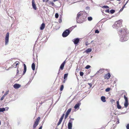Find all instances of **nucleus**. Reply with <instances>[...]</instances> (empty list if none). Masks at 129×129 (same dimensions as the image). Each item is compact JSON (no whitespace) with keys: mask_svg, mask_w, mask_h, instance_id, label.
<instances>
[{"mask_svg":"<svg viewBox=\"0 0 129 129\" xmlns=\"http://www.w3.org/2000/svg\"><path fill=\"white\" fill-rule=\"evenodd\" d=\"M118 32L119 34H121L122 36L120 38V41L123 42L127 41L128 39V33L126 31V29L125 28H123L119 30Z\"/></svg>","mask_w":129,"mask_h":129,"instance_id":"f257e3e1","label":"nucleus"},{"mask_svg":"<svg viewBox=\"0 0 129 129\" xmlns=\"http://www.w3.org/2000/svg\"><path fill=\"white\" fill-rule=\"evenodd\" d=\"M87 14L82 12H79L77 15V22L79 23H82L85 21L86 18Z\"/></svg>","mask_w":129,"mask_h":129,"instance_id":"f03ea898","label":"nucleus"},{"mask_svg":"<svg viewBox=\"0 0 129 129\" xmlns=\"http://www.w3.org/2000/svg\"><path fill=\"white\" fill-rule=\"evenodd\" d=\"M122 20H119L115 22L114 26L116 27L117 29L120 27L122 24Z\"/></svg>","mask_w":129,"mask_h":129,"instance_id":"7ed1b4c3","label":"nucleus"},{"mask_svg":"<svg viewBox=\"0 0 129 129\" xmlns=\"http://www.w3.org/2000/svg\"><path fill=\"white\" fill-rule=\"evenodd\" d=\"M123 94H124V98L125 100V102L124 103V106L125 108H126L128 105V99L127 97H126V95H127L126 94L124 93H123Z\"/></svg>","mask_w":129,"mask_h":129,"instance_id":"20e7f679","label":"nucleus"},{"mask_svg":"<svg viewBox=\"0 0 129 129\" xmlns=\"http://www.w3.org/2000/svg\"><path fill=\"white\" fill-rule=\"evenodd\" d=\"M40 117H38L37 118L36 120L35 121V122L33 126V128L34 129L36 128V126L38 125L39 124V122L40 119Z\"/></svg>","mask_w":129,"mask_h":129,"instance_id":"39448f33","label":"nucleus"},{"mask_svg":"<svg viewBox=\"0 0 129 129\" xmlns=\"http://www.w3.org/2000/svg\"><path fill=\"white\" fill-rule=\"evenodd\" d=\"M70 31L69 29H66L63 32L62 34V36L63 37H67L70 34Z\"/></svg>","mask_w":129,"mask_h":129,"instance_id":"423d86ee","label":"nucleus"},{"mask_svg":"<svg viewBox=\"0 0 129 129\" xmlns=\"http://www.w3.org/2000/svg\"><path fill=\"white\" fill-rule=\"evenodd\" d=\"M9 34L8 33H7L5 38V45H7L9 42Z\"/></svg>","mask_w":129,"mask_h":129,"instance_id":"0eeeda50","label":"nucleus"},{"mask_svg":"<svg viewBox=\"0 0 129 129\" xmlns=\"http://www.w3.org/2000/svg\"><path fill=\"white\" fill-rule=\"evenodd\" d=\"M66 60H65L62 63V64L61 65L60 68L59 69V70L58 73V74L60 72V70H62L64 68V66L65 65V64L66 63Z\"/></svg>","mask_w":129,"mask_h":129,"instance_id":"6e6552de","label":"nucleus"},{"mask_svg":"<svg viewBox=\"0 0 129 129\" xmlns=\"http://www.w3.org/2000/svg\"><path fill=\"white\" fill-rule=\"evenodd\" d=\"M71 110L72 109L71 108H70L68 110L66 113V115L65 116L64 118L65 119H66L67 118L68 115L71 112Z\"/></svg>","mask_w":129,"mask_h":129,"instance_id":"1a4fd4ad","label":"nucleus"},{"mask_svg":"<svg viewBox=\"0 0 129 129\" xmlns=\"http://www.w3.org/2000/svg\"><path fill=\"white\" fill-rule=\"evenodd\" d=\"M64 115V114H62V115L61 116V117L59 120V121L57 123V125H58V126L61 123L62 121V120L63 118Z\"/></svg>","mask_w":129,"mask_h":129,"instance_id":"9d476101","label":"nucleus"},{"mask_svg":"<svg viewBox=\"0 0 129 129\" xmlns=\"http://www.w3.org/2000/svg\"><path fill=\"white\" fill-rule=\"evenodd\" d=\"M111 75L110 73H108L106 74L104 76V78L105 79L108 80L111 77Z\"/></svg>","mask_w":129,"mask_h":129,"instance_id":"9b49d317","label":"nucleus"},{"mask_svg":"<svg viewBox=\"0 0 129 129\" xmlns=\"http://www.w3.org/2000/svg\"><path fill=\"white\" fill-rule=\"evenodd\" d=\"M72 122L71 120H69L68 124V129H72Z\"/></svg>","mask_w":129,"mask_h":129,"instance_id":"f8f14e48","label":"nucleus"},{"mask_svg":"<svg viewBox=\"0 0 129 129\" xmlns=\"http://www.w3.org/2000/svg\"><path fill=\"white\" fill-rule=\"evenodd\" d=\"M19 63H20L19 61H17L14 63L13 64L12 66V67L15 68L17 65L19 64Z\"/></svg>","mask_w":129,"mask_h":129,"instance_id":"ddd939ff","label":"nucleus"},{"mask_svg":"<svg viewBox=\"0 0 129 129\" xmlns=\"http://www.w3.org/2000/svg\"><path fill=\"white\" fill-rule=\"evenodd\" d=\"M32 6L33 8L35 10H36L37 9V7L36 5L35 4V2L34 0H32Z\"/></svg>","mask_w":129,"mask_h":129,"instance_id":"4468645a","label":"nucleus"},{"mask_svg":"<svg viewBox=\"0 0 129 129\" xmlns=\"http://www.w3.org/2000/svg\"><path fill=\"white\" fill-rule=\"evenodd\" d=\"M81 103H77L74 107V108L75 109H77V108L79 109V106L80 105Z\"/></svg>","mask_w":129,"mask_h":129,"instance_id":"2eb2a0df","label":"nucleus"},{"mask_svg":"<svg viewBox=\"0 0 129 129\" xmlns=\"http://www.w3.org/2000/svg\"><path fill=\"white\" fill-rule=\"evenodd\" d=\"M74 40V43L76 45L80 41L79 39L78 38L75 39Z\"/></svg>","mask_w":129,"mask_h":129,"instance_id":"dca6fc26","label":"nucleus"},{"mask_svg":"<svg viewBox=\"0 0 129 129\" xmlns=\"http://www.w3.org/2000/svg\"><path fill=\"white\" fill-rule=\"evenodd\" d=\"M20 85L17 84H15L13 86L14 88L15 89L19 88L20 87Z\"/></svg>","mask_w":129,"mask_h":129,"instance_id":"f3484780","label":"nucleus"},{"mask_svg":"<svg viewBox=\"0 0 129 129\" xmlns=\"http://www.w3.org/2000/svg\"><path fill=\"white\" fill-rule=\"evenodd\" d=\"M104 69H101L99 71L97 72L96 73L98 74H100L104 72Z\"/></svg>","mask_w":129,"mask_h":129,"instance_id":"a211bd4d","label":"nucleus"},{"mask_svg":"<svg viewBox=\"0 0 129 129\" xmlns=\"http://www.w3.org/2000/svg\"><path fill=\"white\" fill-rule=\"evenodd\" d=\"M24 65V70L23 73V75H24L25 73L26 70V67L25 64H23Z\"/></svg>","mask_w":129,"mask_h":129,"instance_id":"6ab92c4d","label":"nucleus"},{"mask_svg":"<svg viewBox=\"0 0 129 129\" xmlns=\"http://www.w3.org/2000/svg\"><path fill=\"white\" fill-rule=\"evenodd\" d=\"M45 24L44 23H42L40 27V29L41 30H43L45 28Z\"/></svg>","mask_w":129,"mask_h":129,"instance_id":"aec40b11","label":"nucleus"},{"mask_svg":"<svg viewBox=\"0 0 129 129\" xmlns=\"http://www.w3.org/2000/svg\"><path fill=\"white\" fill-rule=\"evenodd\" d=\"M101 100L103 102H105L106 101V98L104 96H102L101 98Z\"/></svg>","mask_w":129,"mask_h":129,"instance_id":"412c9836","label":"nucleus"},{"mask_svg":"<svg viewBox=\"0 0 129 129\" xmlns=\"http://www.w3.org/2000/svg\"><path fill=\"white\" fill-rule=\"evenodd\" d=\"M117 108L118 109H120L121 108V106L119 105V101L117 102Z\"/></svg>","mask_w":129,"mask_h":129,"instance_id":"4be33fe9","label":"nucleus"},{"mask_svg":"<svg viewBox=\"0 0 129 129\" xmlns=\"http://www.w3.org/2000/svg\"><path fill=\"white\" fill-rule=\"evenodd\" d=\"M35 65L34 63H33L31 65V68L34 71L35 70Z\"/></svg>","mask_w":129,"mask_h":129,"instance_id":"5701e85b","label":"nucleus"},{"mask_svg":"<svg viewBox=\"0 0 129 129\" xmlns=\"http://www.w3.org/2000/svg\"><path fill=\"white\" fill-rule=\"evenodd\" d=\"M92 51V49L91 48H89L85 51V52L87 53H88Z\"/></svg>","mask_w":129,"mask_h":129,"instance_id":"b1692460","label":"nucleus"},{"mask_svg":"<svg viewBox=\"0 0 129 129\" xmlns=\"http://www.w3.org/2000/svg\"><path fill=\"white\" fill-rule=\"evenodd\" d=\"M5 110V108H0V112H3Z\"/></svg>","mask_w":129,"mask_h":129,"instance_id":"393cba45","label":"nucleus"},{"mask_svg":"<svg viewBox=\"0 0 129 129\" xmlns=\"http://www.w3.org/2000/svg\"><path fill=\"white\" fill-rule=\"evenodd\" d=\"M64 88V85H62L60 87V91H62L63 89Z\"/></svg>","mask_w":129,"mask_h":129,"instance_id":"a878e982","label":"nucleus"},{"mask_svg":"<svg viewBox=\"0 0 129 129\" xmlns=\"http://www.w3.org/2000/svg\"><path fill=\"white\" fill-rule=\"evenodd\" d=\"M128 1H127L126 2V3H125V5H124L123 6V7L120 9V11H119L120 12H121L123 10V8L125 6V5L126 4H127V2Z\"/></svg>","mask_w":129,"mask_h":129,"instance_id":"bb28decb","label":"nucleus"},{"mask_svg":"<svg viewBox=\"0 0 129 129\" xmlns=\"http://www.w3.org/2000/svg\"><path fill=\"white\" fill-rule=\"evenodd\" d=\"M49 4L51 5L52 6H53L54 5V4L53 2H49Z\"/></svg>","mask_w":129,"mask_h":129,"instance_id":"cd10ccee","label":"nucleus"},{"mask_svg":"<svg viewBox=\"0 0 129 129\" xmlns=\"http://www.w3.org/2000/svg\"><path fill=\"white\" fill-rule=\"evenodd\" d=\"M110 12L111 14H112L115 12V10H110Z\"/></svg>","mask_w":129,"mask_h":129,"instance_id":"c85d7f7f","label":"nucleus"},{"mask_svg":"<svg viewBox=\"0 0 129 129\" xmlns=\"http://www.w3.org/2000/svg\"><path fill=\"white\" fill-rule=\"evenodd\" d=\"M68 74H66L64 75V79H65L68 76Z\"/></svg>","mask_w":129,"mask_h":129,"instance_id":"c756f323","label":"nucleus"},{"mask_svg":"<svg viewBox=\"0 0 129 129\" xmlns=\"http://www.w3.org/2000/svg\"><path fill=\"white\" fill-rule=\"evenodd\" d=\"M92 19V18L91 17H89L88 18V21H90Z\"/></svg>","mask_w":129,"mask_h":129,"instance_id":"7c9ffc66","label":"nucleus"},{"mask_svg":"<svg viewBox=\"0 0 129 129\" xmlns=\"http://www.w3.org/2000/svg\"><path fill=\"white\" fill-rule=\"evenodd\" d=\"M110 88H108L106 89L105 91L106 92H109V91H110Z\"/></svg>","mask_w":129,"mask_h":129,"instance_id":"2f4dec72","label":"nucleus"},{"mask_svg":"<svg viewBox=\"0 0 129 129\" xmlns=\"http://www.w3.org/2000/svg\"><path fill=\"white\" fill-rule=\"evenodd\" d=\"M55 18H58L59 15L57 13H56L55 15Z\"/></svg>","mask_w":129,"mask_h":129,"instance_id":"473e14b6","label":"nucleus"},{"mask_svg":"<svg viewBox=\"0 0 129 129\" xmlns=\"http://www.w3.org/2000/svg\"><path fill=\"white\" fill-rule=\"evenodd\" d=\"M91 67V66L89 65H87L86 67H85V68L87 69H88L89 68Z\"/></svg>","mask_w":129,"mask_h":129,"instance_id":"72a5a7b5","label":"nucleus"},{"mask_svg":"<svg viewBox=\"0 0 129 129\" xmlns=\"http://www.w3.org/2000/svg\"><path fill=\"white\" fill-rule=\"evenodd\" d=\"M19 71L18 70V67L17 68V72H16V75H18L19 74Z\"/></svg>","mask_w":129,"mask_h":129,"instance_id":"f704fd0d","label":"nucleus"},{"mask_svg":"<svg viewBox=\"0 0 129 129\" xmlns=\"http://www.w3.org/2000/svg\"><path fill=\"white\" fill-rule=\"evenodd\" d=\"M80 75L81 76H83L84 73L83 72H80Z\"/></svg>","mask_w":129,"mask_h":129,"instance_id":"c9c22d12","label":"nucleus"},{"mask_svg":"<svg viewBox=\"0 0 129 129\" xmlns=\"http://www.w3.org/2000/svg\"><path fill=\"white\" fill-rule=\"evenodd\" d=\"M5 96L4 95H3L2 97H1V101H2L4 99V98H5Z\"/></svg>","mask_w":129,"mask_h":129,"instance_id":"e433bc0d","label":"nucleus"},{"mask_svg":"<svg viewBox=\"0 0 129 129\" xmlns=\"http://www.w3.org/2000/svg\"><path fill=\"white\" fill-rule=\"evenodd\" d=\"M103 7V8H106V9L108 8H109V7L107 6H103V7Z\"/></svg>","mask_w":129,"mask_h":129,"instance_id":"4c0bfd02","label":"nucleus"},{"mask_svg":"<svg viewBox=\"0 0 129 129\" xmlns=\"http://www.w3.org/2000/svg\"><path fill=\"white\" fill-rule=\"evenodd\" d=\"M9 92V91H7L4 94V95L5 96H6V95H7L8 94Z\"/></svg>","mask_w":129,"mask_h":129,"instance_id":"58836bf2","label":"nucleus"},{"mask_svg":"<svg viewBox=\"0 0 129 129\" xmlns=\"http://www.w3.org/2000/svg\"><path fill=\"white\" fill-rule=\"evenodd\" d=\"M126 128L127 129H129V124H127L126 126Z\"/></svg>","mask_w":129,"mask_h":129,"instance_id":"ea45409f","label":"nucleus"},{"mask_svg":"<svg viewBox=\"0 0 129 129\" xmlns=\"http://www.w3.org/2000/svg\"><path fill=\"white\" fill-rule=\"evenodd\" d=\"M99 31L98 30H96L95 31V33H99Z\"/></svg>","mask_w":129,"mask_h":129,"instance_id":"a19ab883","label":"nucleus"},{"mask_svg":"<svg viewBox=\"0 0 129 129\" xmlns=\"http://www.w3.org/2000/svg\"><path fill=\"white\" fill-rule=\"evenodd\" d=\"M105 12H106L109 13V10L108 9H107V10H105Z\"/></svg>","mask_w":129,"mask_h":129,"instance_id":"79ce46f5","label":"nucleus"},{"mask_svg":"<svg viewBox=\"0 0 129 129\" xmlns=\"http://www.w3.org/2000/svg\"><path fill=\"white\" fill-rule=\"evenodd\" d=\"M46 101V100H45L44 102H42V101L40 103V104L41 105H42L43 103H44Z\"/></svg>","mask_w":129,"mask_h":129,"instance_id":"37998d69","label":"nucleus"},{"mask_svg":"<svg viewBox=\"0 0 129 129\" xmlns=\"http://www.w3.org/2000/svg\"><path fill=\"white\" fill-rule=\"evenodd\" d=\"M49 0H43V2H47Z\"/></svg>","mask_w":129,"mask_h":129,"instance_id":"c03bdc74","label":"nucleus"},{"mask_svg":"<svg viewBox=\"0 0 129 129\" xmlns=\"http://www.w3.org/2000/svg\"><path fill=\"white\" fill-rule=\"evenodd\" d=\"M74 120V118H70V120H71L72 122L73 120Z\"/></svg>","mask_w":129,"mask_h":129,"instance_id":"a18cd8bd","label":"nucleus"},{"mask_svg":"<svg viewBox=\"0 0 129 129\" xmlns=\"http://www.w3.org/2000/svg\"><path fill=\"white\" fill-rule=\"evenodd\" d=\"M5 110L6 109V110H8L9 109V108L8 107H6L5 108Z\"/></svg>","mask_w":129,"mask_h":129,"instance_id":"49530a36","label":"nucleus"},{"mask_svg":"<svg viewBox=\"0 0 129 129\" xmlns=\"http://www.w3.org/2000/svg\"><path fill=\"white\" fill-rule=\"evenodd\" d=\"M88 84L90 85V87H91L92 86V84L91 83H88Z\"/></svg>","mask_w":129,"mask_h":129,"instance_id":"de8ad7c7","label":"nucleus"},{"mask_svg":"<svg viewBox=\"0 0 129 129\" xmlns=\"http://www.w3.org/2000/svg\"><path fill=\"white\" fill-rule=\"evenodd\" d=\"M85 45H86V46H87L88 45V42H86L85 43Z\"/></svg>","mask_w":129,"mask_h":129,"instance_id":"09e8293b","label":"nucleus"},{"mask_svg":"<svg viewBox=\"0 0 129 129\" xmlns=\"http://www.w3.org/2000/svg\"><path fill=\"white\" fill-rule=\"evenodd\" d=\"M119 123V120H118L116 122V123L118 124Z\"/></svg>","mask_w":129,"mask_h":129,"instance_id":"8fccbe9b","label":"nucleus"},{"mask_svg":"<svg viewBox=\"0 0 129 129\" xmlns=\"http://www.w3.org/2000/svg\"><path fill=\"white\" fill-rule=\"evenodd\" d=\"M42 126H40L39 128V129H42Z\"/></svg>","mask_w":129,"mask_h":129,"instance_id":"3c124183","label":"nucleus"},{"mask_svg":"<svg viewBox=\"0 0 129 129\" xmlns=\"http://www.w3.org/2000/svg\"><path fill=\"white\" fill-rule=\"evenodd\" d=\"M114 101L113 100H111V102H112L113 101Z\"/></svg>","mask_w":129,"mask_h":129,"instance_id":"603ef678","label":"nucleus"},{"mask_svg":"<svg viewBox=\"0 0 129 129\" xmlns=\"http://www.w3.org/2000/svg\"><path fill=\"white\" fill-rule=\"evenodd\" d=\"M11 68V67H9V69Z\"/></svg>","mask_w":129,"mask_h":129,"instance_id":"864d4df0","label":"nucleus"}]
</instances>
